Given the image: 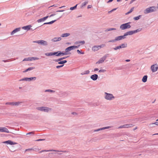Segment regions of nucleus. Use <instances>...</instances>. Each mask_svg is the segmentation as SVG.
I'll return each instance as SVG.
<instances>
[{"instance_id": "393cba45", "label": "nucleus", "mask_w": 158, "mask_h": 158, "mask_svg": "<svg viewBox=\"0 0 158 158\" xmlns=\"http://www.w3.org/2000/svg\"><path fill=\"white\" fill-rule=\"evenodd\" d=\"M53 56H55L57 57L60 56V51L53 52Z\"/></svg>"}, {"instance_id": "338daca9", "label": "nucleus", "mask_w": 158, "mask_h": 158, "mask_svg": "<svg viewBox=\"0 0 158 158\" xmlns=\"http://www.w3.org/2000/svg\"><path fill=\"white\" fill-rule=\"evenodd\" d=\"M92 7V5H88V6H87V8L88 9H89V8H90Z\"/></svg>"}, {"instance_id": "f8f14e48", "label": "nucleus", "mask_w": 158, "mask_h": 158, "mask_svg": "<svg viewBox=\"0 0 158 158\" xmlns=\"http://www.w3.org/2000/svg\"><path fill=\"white\" fill-rule=\"evenodd\" d=\"M155 66H157V64H153L151 66V69L153 72H155L156 71L158 70V67Z\"/></svg>"}, {"instance_id": "4c0bfd02", "label": "nucleus", "mask_w": 158, "mask_h": 158, "mask_svg": "<svg viewBox=\"0 0 158 158\" xmlns=\"http://www.w3.org/2000/svg\"><path fill=\"white\" fill-rule=\"evenodd\" d=\"M78 5V4H77L74 6L71 7L70 8V10H72L76 9L77 8V6Z\"/></svg>"}, {"instance_id": "09e8293b", "label": "nucleus", "mask_w": 158, "mask_h": 158, "mask_svg": "<svg viewBox=\"0 0 158 158\" xmlns=\"http://www.w3.org/2000/svg\"><path fill=\"white\" fill-rule=\"evenodd\" d=\"M158 125V122H156L154 123H151L149 124V125H150V126H151V125Z\"/></svg>"}, {"instance_id": "f3484780", "label": "nucleus", "mask_w": 158, "mask_h": 158, "mask_svg": "<svg viewBox=\"0 0 158 158\" xmlns=\"http://www.w3.org/2000/svg\"><path fill=\"white\" fill-rule=\"evenodd\" d=\"M110 128V127L109 126L106 127H103L101 128H98L97 129L95 130L94 131V132H96L98 131H100L104 130L106 129H108Z\"/></svg>"}, {"instance_id": "39448f33", "label": "nucleus", "mask_w": 158, "mask_h": 158, "mask_svg": "<svg viewBox=\"0 0 158 158\" xmlns=\"http://www.w3.org/2000/svg\"><path fill=\"white\" fill-rule=\"evenodd\" d=\"M36 109L38 110L46 112H48L51 109L48 107L44 106L38 107Z\"/></svg>"}, {"instance_id": "0eeeda50", "label": "nucleus", "mask_w": 158, "mask_h": 158, "mask_svg": "<svg viewBox=\"0 0 158 158\" xmlns=\"http://www.w3.org/2000/svg\"><path fill=\"white\" fill-rule=\"evenodd\" d=\"M105 94H106L105 97V98L106 99L110 100L113 99L114 98V97L113 94H110L108 93L105 92Z\"/></svg>"}, {"instance_id": "a18cd8bd", "label": "nucleus", "mask_w": 158, "mask_h": 158, "mask_svg": "<svg viewBox=\"0 0 158 158\" xmlns=\"http://www.w3.org/2000/svg\"><path fill=\"white\" fill-rule=\"evenodd\" d=\"M116 41H117L116 40L115 38V39H114L110 40L109 41H108V42L114 43L116 42Z\"/></svg>"}, {"instance_id": "4d7b16f0", "label": "nucleus", "mask_w": 158, "mask_h": 158, "mask_svg": "<svg viewBox=\"0 0 158 158\" xmlns=\"http://www.w3.org/2000/svg\"><path fill=\"white\" fill-rule=\"evenodd\" d=\"M113 49L114 50H116L118 49H119L118 46H117L115 47V48H113Z\"/></svg>"}, {"instance_id": "7c9ffc66", "label": "nucleus", "mask_w": 158, "mask_h": 158, "mask_svg": "<svg viewBox=\"0 0 158 158\" xmlns=\"http://www.w3.org/2000/svg\"><path fill=\"white\" fill-rule=\"evenodd\" d=\"M60 152V151H59L58 150H43V151L40 152V153H41L42 152Z\"/></svg>"}, {"instance_id": "2f4dec72", "label": "nucleus", "mask_w": 158, "mask_h": 158, "mask_svg": "<svg viewBox=\"0 0 158 158\" xmlns=\"http://www.w3.org/2000/svg\"><path fill=\"white\" fill-rule=\"evenodd\" d=\"M60 56L68 55L65 51V52L60 51Z\"/></svg>"}, {"instance_id": "4be33fe9", "label": "nucleus", "mask_w": 158, "mask_h": 158, "mask_svg": "<svg viewBox=\"0 0 158 158\" xmlns=\"http://www.w3.org/2000/svg\"><path fill=\"white\" fill-rule=\"evenodd\" d=\"M128 35H131L129 31L125 33L123 35H120V36L121 37L122 39L123 40L126 38V36Z\"/></svg>"}, {"instance_id": "69168bd1", "label": "nucleus", "mask_w": 158, "mask_h": 158, "mask_svg": "<svg viewBox=\"0 0 158 158\" xmlns=\"http://www.w3.org/2000/svg\"><path fill=\"white\" fill-rule=\"evenodd\" d=\"M71 114H73V115H77V114L76 113V112H72Z\"/></svg>"}, {"instance_id": "e2e57ef3", "label": "nucleus", "mask_w": 158, "mask_h": 158, "mask_svg": "<svg viewBox=\"0 0 158 158\" xmlns=\"http://www.w3.org/2000/svg\"><path fill=\"white\" fill-rule=\"evenodd\" d=\"M44 139H39L35 140V141H39L44 140Z\"/></svg>"}, {"instance_id": "6ab92c4d", "label": "nucleus", "mask_w": 158, "mask_h": 158, "mask_svg": "<svg viewBox=\"0 0 158 158\" xmlns=\"http://www.w3.org/2000/svg\"><path fill=\"white\" fill-rule=\"evenodd\" d=\"M32 27L31 25H29L26 26H23L22 27V28L25 30H27V31L29 30L30 29V28Z\"/></svg>"}, {"instance_id": "8fccbe9b", "label": "nucleus", "mask_w": 158, "mask_h": 158, "mask_svg": "<svg viewBox=\"0 0 158 158\" xmlns=\"http://www.w3.org/2000/svg\"><path fill=\"white\" fill-rule=\"evenodd\" d=\"M77 53L79 54H84V52H82L81 51H80L79 50H77Z\"/></svg>"}, {"instance_id": "412c9836", "label": "nucleus", "mask_w": 158, "mask_h": 158, "mask_svg": "<svg viewBox=\"0 0 158 158\" xmlns=\"http://www.w3.org/2000/svg\"><path fill=\"white\" fill-rule=\"evenodd\" d=\"M69 57L68 56H64V57H61L59 58H58L57 59H54L53 60V61L55 62H58L59 61L62 60L64 59H65L67 58V57Z\"/></svg>"}, {"instance_id": "a878e982", "label": "nucleus", "mask_w": 158, "mask_h": 158, "mask_svg": "<svg viewBox=\"0 0 158 158\" xmlns=\"http://www.w3.org/2000/svg\"><path fill=\"white\" fill-rule=\"evenodd\" d=\"M31 135V136L30 137L31 138H37V137H35L36 135H34L33 132H29L26 134V135Z\"/></svg>"}, {"instance_id": "79ce46f5", "label": "nucleus", "mask_w": 158, "mask_h": 158, "mask_svg": "<svg viewBox=\"0 0 158 158\" xmlns=\"http://www.w3.org/2000/svg\"><path fill=\"white\" fill-rule=\"evenodd\" d=\"M115 38H116V41H119V40H122V39H121V37L120 36V35L118 36H117V37H115Z\"/></svg>"}, {"instance_id": "49530a36", "label": "nucleus", "mask_w": 158, "mask_h": 158, "mask_svg": "<svg viewBox=\"0 0 158 158\" xmlns=\"http://www.w3.org/2000/svg\"><path fill=\"white\" fill-rule=\"evenodd\" d=\"M80 45H79L77 46H75V45H73V46H72V47H73V50L76 48H78L79 46H80Z\"/></svg>"}, {"instance_id": "dca6fc26", "label": "nucleus", "mask_w": 158, "mask_h": 158, "mask_svg": "<svg viewBox=\"0 0 158 158\" xmlns=\"http://www.w3.org/2000/svg\"><path fill=\"white\" fill-rule=\"evenodd\" d=\"M0 132L9 133V130L5 127H0Z\"/></svg>"}, {"instance_id": "37998d69", "label": "nucleus", "mask_w": 158, "mask_h": 158, "mask_svg": "<svg viewBox=\"0 0 158 158\" xmlns=\"http://www.w3.org/2000/svg\"><path fill=\"white\" fill-rule=\"evenodd\" d=\"M116 30V29L115 28H110L107 29L106 30V31H111L112 30Z\"/></svg>"}, {"instance_id": "c85d7f7f", "label": "nucleus", "mask_w": 158, "mask_h": 158, "mask_svg": "<svg viewBox=\"0 0 158 158\" xmlns=\"http://www.w3.org/2000/svg\"><path fill=\"white\" fill-rule=\"evenodd\" d=\"M70 34L69 33H65L62 34L61 35V37H67L69 35H70Z\"/></svg>"}, {"instance_id": "4468645a", "label": "nucleus", "mask_w": 158, "mask_h": 158, "mask_svg": "<svg viewBox=\"0 0 158 158\" xmlns=\"http://www.w3.org/2000/svg\"><path fill=\"white\" fill-rule=\"evenodd\" d=\"M48 18V15H47L45 17H44L43 18H41L38 19L37 20V22L38 23H40L42 22L45 21Z\"/></svg>"}, {"instance_id": "b1692460", "label": "nucleus", "mask_w": 158, "mask_h": 158, "mask_svg": "<svg viewBox=\"0 0 158 158\" xmlns=\"http://www.w3.org/2000/svg\"><path fill=\"white\" fill-rule=\"evenodd\" d=\"M100 47L99 46V45L98 46H93L92 48V50L94 51H98L100 49Z\"/></svg>"}, {"instance_id": "f03ea898", "label": "nucleus", "mask_w": 158, "mask_h": 158, "mask_svg": "<svg viewBox=\"0 0 158 158\" xmlns=\"http://www.w3.org/2000/svg\"><path fill=\"white\" fill-rule=\"evenodd\" d=\"M156 8L155 6H151L147 8L144 10V13L145 14H147L151 13L156 11Z\"/></svg>"}, {"instance_id": "052dcab7", "label": "nucleus", "mask_w": 158, "mask_h": 158, "mask_svg": "<svg viewBox=\"0 0 158 158\" xmlns=\"http://www.w3.org/2000/svg\"><path fill=\"white\" fill-rule=\"evenodd\" d=\"M120 136H121V137H126V138H128V137H128L127 135H121Z\"/></svg>"}, {"instance_id": "bb28decb", "label": "nucleus", "mask_w": 158, "mask_h": 158, "mask_svg": "<svg viewBox=\"0 0 158 158\" xmlns=\"http://www.w3.org/2000/svg\"><path fill=\"white\" fill-rule=\"evenodd\" d=\"M148 76L147 75H144L142 79V81L144 83L146 82L147 80Z\"/></svg>"}, {"instance_id": "9b49d317", "label": "nucleus", "mask_w": 158, "mask_h": 158, "mask_svg": "<svg viewBox=\"0 0 158 158\" xmlns=\"http://www.w3.org/2000/svg\"><path fill=\"white\" fill-rule=\"evenodd\" d=\"M142 29V28H139L136 30L133 31H129L131 35L135 34L136 33L138 32L141 31Z\"/></svg>"}, {"instance_id": "a19ab883", "label": "nucleus", "mask_w": 158, "mask_h": 158, "mask_svg": "<svg viewBox=\"0 0 158 158\" xmlns=\"http://www.w3.org/2000/svg\"><path fill=\"white\" fill-rule=\"evenodd\" d=\"M89 70H87L86 71H85L84 72V73H81V74L83 75L84 74H89Z\"/></svg>"}, {"instance_id": "f257e3e1", "label": "nucleus", "mask_w": 158, "mask_h": 158, "mask_svg": "<svg viewBox=\"0 0 158 158\" xmlns=\"http://www.w3.org/2000/svg\"><path fill=\"white\" fill-rule=\"evenodd\" d=\"M127 135L129 137H131V134L128 133H115L113 134H112L111 135V137L112 138H117L119 137L121 135Z\"/></svg>"}, {"instance_id": "680f3d73", "label": "nucleus", "mask_w": 158, "mask_h": 158, "mask_svg": "<svg viewBox=\"0 0 158 158\" xmlns=\"http://www.w3.org/2000/svg\"><path fill=\"white\" fill-rule=\"evenodd\" d=\"M105 46V44H102L101 45H99V46L100 47V48H102V47H104Z\"/></svg>"}, {"instance_id": "2eb2a0df", "label": "nucleus", "mask_w": 158, "mask_h": 158, "mask_svg": "<svg viewBox=\"0 0 158 158\" xmlns=\"http://www.w3.org/2000/svg\"><path fill=\"white\" fill-rule=\"evenodd\" d=\"M72 50H73V49L72 46L69 47H67V48H66L65 49V51L66 52V53H67V54H71V53L70 52H69Z\"/></svg>"}, {"instance_id": "de8ad7c7", "label": "nucleus", "mask_w": 158, "mask_h": 158, "mask_svg": "<svg viewBox=\"0 0 158 158\" xmlns=\"http://www.w3.org/2000/svg\"><path fill=\"white\" fill-rule=\"evenodd\" d=\"M117 8H118L113 9H112V10H111L109 11L108 12V13H111L112 12L115 10H117Z\"/></svg>"}, {"instance_id": "1a4fd4ad", "label": "nucleus", "mask_w": 158, "mask_h": 158, "mask_svg": "<svg viewBox=\"0 0 158 158\" xmlns=\"http://www.w3.org/2000/svg\"><path fill=\"white\" fill-rule=\"evenodd\" d=\"M22 102H7L5 103L6 105H10L12 106H18L20 103H22Z\"/></svg>"}, {"instance_id": "58836bf2", "label": "nucleus", "mask_w": 158, "mask_h": 158, "mask_svg": "<svg viewBox=\"0 0 158 158\" xmlns=\"http://www.w3.org/2000/svg\"><path fill=\"white\" fill-rule=\"evenodd\" d=\"M88 2L87 1H85L83 3L81 6V8H82V7L86 5V4L88 3Z\"/></svg>"}, {"instance_id": "473e14b6", "label": "nucleus", "mask_w": 158, "mask_h": 158, "mask_svg": "<svg viewBox=\"0 0 158 158\" xmlns=\"http://www.w3.org/2000/svg\"><path fill=\"white\" fill-rule=\"evenodd\" d=\"M134 8H135L134 7H133L132 8H131L130 10L129 11H128L127 12V13H126L125 14V15H128V14H129L130 13H131V12H132L133 11V10H134Z\"/></svg>"}, {"instance_id": "6e6d98bb", "label": "nucleus", "mask_w": 158, "mask_h": 158, "mask_svg": "<svg viewBox=\"0 0 158 158\" xmlns=\"http://www.w3.org/2000/svg\"><path fill=\"white\" fill-rule=\"evenodd\" d=\"M64 66V65H58L56 66L57 69H59L60 68Z\"/></svg>"}, {"instance_id": "a211bd4d", "label": "nucleus", "mask_w": 158, "mask_h": 158, "mask_svg": "<svg viewBox=\"0 0 158 158\" xmlns=\"http://www.w3.org/2000/svg\"><path fill=\"white\" fill-rule=\"evenodd\" d=\"M90 77L93 80L95 81L97 79L98 76L97 74H94L91 75Z\"/></svg>"}, {"instance_id": "f704fd0d", "label": "nucleus", "mask_w": 158, "mask_h": 158, "mask_svg": "<svg viewBox=\"0 0 158 158\" xmlns=\"http://www.w3.org/2000/svg\"><path fill=\"white\" fill-rule=\"evenodd\" d=\"M142 16L141 15H139L137 16L134 17L133 18L135 20H137L141 18Z\"/></svg>"}, {"instance_id": "c756f323", "label": "nucleus", "mask_w": 158, "mask_h": 158, "mask_svg": "<svg viewBox=\"0 0 158 158\" xmlns=\"http://www.w3.org/2000/svg\"><path fill=\"white\" fill-rule=\"evenodd\" d=\"M85 43V41L84 40L83 41H76L74 43L75 44H84Z\"/></svg>"}, {"instance_id": "603ef678", "label": "nucleus", "mask_w": 158, "mask_h": 158, "mask_svg": "<svg viewBox=\"0 0 158 158\" xmlns=\"http://www.w3.org/2000/svg\"><path fill=\"white\" fill-rule=\"evenodd\" d=\"M30 61V57L27 58H24L23 60V61Z\"/></svg>"}, {"instance_id": "cd10ccee", "label": "nucleus", "mask_w": 158, "mask_h": 158, "mask_svg": "<svg viewBox=\"0 0 158 158\" xmlns=\"http://www.w3.org/2000/svg\"><path fill=\"white\" fill-rule=\"evenodd\" d=\"M35 69V67H29L28 68H27V69L25 70L24 71H23V73L26 72L27 71H30V70H33Z\"/></svg>"}, {"instance_id": "7ed1b4c3", "label": "nucleus", "mask_w": 158, "mask_h": 158, "mask_svg": "<svg viewBox=\"0 0 158 158\" xmlns=\"http://www.w3.org/2000/svg\"><path fill=\"white\" fill-rule=\"evenodd\" d=\"M131 23L130 22L123 24L120 26V28L122 30H124L125 29L130 28L131 27V26L130 24Z\"/></svg>"}, {"instance_id": "aec40b11", "label": "nucleus", "mask_w": 158, "mask_h": 158, "mask_svg": "<svg viewBox=\"0 0 158 158\" xmlns=\"http://www.w3.org/2000/svg\"><path fill=\"white\" fill-rule=\"evenodd\" d=\"M21 29L20 27L17 28L15 29H14L11 32V35H13L16 32L19 31Z\"/></svg>"}, {"instance_id": "c9c22d12", "label": "nucleus", "mask_w": 158, "mask_h": 158, "mask_svg": "<svg viewBox=\"0 0 158 158\" xmlns=\"http://www.w3.org/2000/svg\"><path fill=\"white\" fill-rule=\"evenodd\" d=\"M122 48H126L127 47V44L125 43L121 44Z\"/></svg>"}, {"instance_id": "c03bdc74", "label": "nucleus", "mask_w": 158, "mask_h": 158, "mask_svg": "<svg viewBox=\"0 0 158 158\" xmlns=\"http://www.w3.org/2000/svg\"><path fill=\"white\" fill-rule=\"evenodd\" d=\"M126 128H128L133 126V125L132 124H126Z\"/></svg>"}, {"instance_id": "e433bc0d", "label": "nucleus", "mask_w": 158, "mask_h": 158, "mask_svg": "<svg viewBox=\"0 0 158 158\" xmlns=\"http://www.w3.org/2000/svg\"><path fill=\"white\" fill-rule=\"evenodd\" d=\"M30 61L33 60H35L39 59V58L37 57H30Z\"/></svg>"}, {"instance_id": "ea45409f", "label": "nucleus", "mask_w": 158, "mask_h": 158, "mask_svg": "<svg viewBox=\"0 0 158 158\" xmlns=\"http://www.w3.org/2000/svg\"><path fill=\"white\" fill-rule=\"evenodd\" d=\"M55 91L50 89H46L45 91V92H49L50 93H54Z\"/></svg>"}, {"instance_id": "20e7f679", "label": "nucleus", "mask_w": 158, "mask_h": 158, "mask_svg": "<svg viewBox=\"0 0 158 158\" xmlns=\"http://www.w3.org/2000/svg\"><path fill=\"white\" fill-rule=\"evenodd\" d=\"M33 42L35 43H37L39 44H40L42 46H47L48 44V43L47 41L43 40L34 41Z\"/></svg>"}, {"instance_id": "864d4df0", "label": "nucleus", "mask_w": 158, "mask_h": 158, "mask_svg": "<svg viewBox=\"0 0 158 158\" xmlns=\"http://www.w3.org/2000/svg\"><path fill=\"white\" fill-rule=\"evenodd\" d=\"M58 62V64H61V65H64L63 63V61L62 60L59 61Z\"/></svg>"}, {"instance_id": "3c124183", "label": "nucleus", "mask_w": 158, "mask_h": 158, "mask_svg": "<svg viewBox=\"0 0 158 158\" xmlns=\"http://www.w3.org/2000/svg\"><path fill=\"white\" fill-rule=\"evenodd\" d=\"M57 38L55 37L52 40V41L53 42H56L57 41Z\"/></svg>"}, {"instance_id": "ddd939ff", "label": "nucleus", "mask_w": 158, "mask_h": 158, "mask_svg": "<svg viewBox=\"0 0 158 158\" xmlns=\"http://www.w3.org/2000/svg\"><path fill=\"white\" fill-rule=\"evenodd\" d=\"M62 16L61 15V16H60V17H59L57 19H55V20H52V21H51L50 22H46V23H44L43 24V25H45V24H53V23H54V22H56Z\"/></svg>"}, {"instance_id": "13d9d810", "label": "nucleus", "mask_w": 158, "mask_h": 158, "mask_svg": "<svg viewBox=\"0 0 158 158\" xmlns=\"http://www.w3.org/2000/svg\"><path fill=\"white\" fill-rule=\"evenodd\" d=\"M126 124L125 125H122V126H121L120 127H119L118 128H126Z\"/></svg>"}, {"instance_id": "5fc2aeb1", "label": "nucleus", "mask_w": 158, "mask_h": 158, "mask_svg": "<svg viewBox=\"0 0 158 158\" xmlns=\"http://www.w3.org/2000/svg\"><path fill=\"white\" fill-rule=\"evenodd\" d=\"M106 71V70L105 69H102L100 70L99 71V72L100 73H101V72L104 73V72H105Z\"/></svg>"}, {"instance_id": "bf43d9fd", "label": "nucleus", "mask_w": 158, "mask_h": 158, "mask_svg": "<svg viewBox=\"0 0 158 158\" xmlns=\"http://www.w3.org/2000/svg\"><path fill=\"white\" fill-rule=\"evenodd\" d=\"M56 15V14L55 13H54L53 14H52L50 16L48 15V18L52 17V16Z\"/></svg>"}, {"instance_id": "774afa93", "label": "nucleus", "mask_w": 158, "mask_h": 158, "mask_svg": "<svg viewBox=\"0 0 158 158\" xmlns=\"http://www.w3.org/2000/svg\"><path fill=\"white\" fill-rule=\"evenodd\" d=\"M136 0H131L130 2V4L132 3L133 2H134Z\"/></svg>"}, {"instance_id": "6e6552de", "label": "nucleus", "mask_w": 158, "mask_h": 158, "mask_svg": "<svg viewBox=\"0 0 158 158\" xmlns=\"http://www.w3.org/2000/svg\"><path fill=\"white\" fill-rule=\"evenodd\" d=\"M8 137L9 138H22L23 137L22 135L19 134H9L8 135Z\"/></svg>"}, {"instance_id": "72a5a7b5", "label": "nucleus", "mask_w": 158, "mask_h": 158, "mask_svg": "<svg viewBox=\"0 0 158 158\" xmlns=\"http://www.w3.org/2000/svg\"><path fill=\"white\" fill-rule=\"evenodd\" d=\"M45 55L48 56H53V52L46 53H45Z\"/></svg>"}, {"instance_id": "9d476101", "label": "nucleus", "mask_w": 158, "mask_h": 158, "mask_svg": "<svg viewBox=\"0 0 158 158\" xmlns=\"http://www.w3.org/2000/svg\"><path fill=\"white\" fill-rule=\"evenodd\" d=\"M36 79V77H24V78H22V79H21L20 80H19V81H31L32 80L35 81V80Z\"/></svg>"}, {"instance_id": "0e129e2a", "label": "nucleus", "mask_w": 158, "mask_h": 158, "mask_svg": "<svg viewBox=\"0 0 158 158\" xmlns=\"http://www.w3.org/2000/svg\"><path fill=\"white\" fill-rule=\"evenodd\" d=\"M64 11V10H58L56 11V12H63Z\"/></svg>"}, {"instance_id": "5701e85b", "label": "nucleus", "mask_w": 158, "mask_h": 158, "mask_svg": "<svg viewBox=\"0 0 158 158\" xmlns=\"http://www.w3.org/2000/svg\"><path fill=\"white\" fill-rule=\"evenodd\" d=\"M4 143H6L7 144H9L10 145H14L17 144L16 143L13 142L12 141L9 140L7 141H5L4 142Z\"/></svg>"}, {"instance_id": "423d86ee", "label": "nucleus", "mask_w": 158, "mask_h": 158, "mask_svg": "<svg viewBox=\"0 0 158 158\" xmlns=\"http://www.w3.org/2000/svg\"><path fill=\"white\" fill-rule=\"evenodd\" d=\"M109 55L108 54L105 55L103 56L98 61L96 62V64H99L102 63L106 59V58L109 56Z\"/></svg>"}]
</instances>
